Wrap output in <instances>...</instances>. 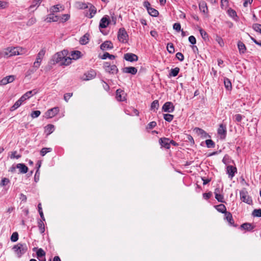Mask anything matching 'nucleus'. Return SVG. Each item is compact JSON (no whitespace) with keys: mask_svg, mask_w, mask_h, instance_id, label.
I'll return each mask as SVG.
<instances>
[{"mask_svg":"<svg viewBox=\"0 0 261 261\" xmlns=\"http://www.w3.org/2000/svg\"><path fill=\"white\" fill-rule=\"evenodd\" d=\"M215 198L219 201V202H224V196L223 195H221V193L220 194H217L216 195H215Z\"/></svg>","mask_w":261,"mask_h":261,"instance_id":"55","label":"nucleus"},{"mask_svg":"<svg viewBox=\"0 0 261 261\" xmlns=\"http://www.w3.org/2000/svg\"><path fill=\"white\" fill-rule=\"evenodd\" d=\"M238 47L240 54H244L246 50L245 45L241 41L238 42Z\"/></svg>","mask_w":261,"mask_h":261,"instance_id":"27","label":"nucleus"},{"mask_svg":"<svg viewBox=\"0 0 261 261\" xmlns=\"http://www.w3.org/2000/svg\"><path fill=\"white\" fill-rule=\"evenodd\" d=\"M21 105V103L20 102H19L18 100H17L15 103L10 108V111H13L15 110H16L17 108H18Z\"/></svg>","mask_w":261,"mask_h":261,"instance_id":"52","label":"nucleus"},{"mask_svg":"<svg viewBox=\"0 0 261 261\" xmlns=\"http://www.w3.org/2000/svg\"><path fill=\"white\" fill-rule=\"evenodd\" d=\"M176 57L180 61H182L184 60V56L183 54L179 52L177 53L176 54Z\"/></svg>","mask_w":261,"mask_h":261,"instance_id":"62","label":"nucleus"},{"mask_svg":"<svg viewBox=\"0 0 261 261\" xmlns=\"http://www.w3.org/2000/svg\"><path fill=\"white\" fill-rule=\"evenodd\" d=\"M252 215L253 217H261V209H255L252 212Z\"/></svg>","mask_w":261,"mask_h":261,"instance_id":"48","label":"nucleus"},{"mask_svg":"<svg viewBox=\"0 0 261 261\" xmlns=\"http://www.w3.org/2000/svg\"><path fill=\"white\" fill-rule=\"evenodd\" d=\"M224 84L226 89L228 90L231 89L232 86L230 81L227 78H224Z\"/></svg>","mask_w":261,"mask_h":261,"instance_id":"33","label":"nucleus"},{"mask_svg":"<svg viewBox=\"0 0 261 261\" xmlns=\"http://www.w3.org/2000/svg\"><path fill=\"white\" fill-rule=\"evenodd\" d=\"M162 110L164 112L171 113L174 110V106L171 102H166L163 105Z\"/></svg>","mask_w":261,"mask_h":261,"instance_id":"9","label":"nucleus"},{"mask_svg":"<svg viewBox=\"0 0 261 261\" xmlns=\"http://www.w3.org/2000/svg\"><path fill=\"white\" fill-rule=\"evenodd\" d=\"M60 19V17L58 15H55L54 13L48 14L45 19L48 22H57Z\"/></svg>","mask_w":261,"mask_h":261,"instance_id":"16","label":"nucleus"},{"mask_svg":"<svg viewBox=\"0 0 261 261\" xmlns=\"http://www.w3.org/2000/svg\"><path fill=\"white\" fill-rule=\"evenodd\" d=\"M81 52L79 50H75L71 52V56L72 59L76 60L81 57Z\"/></svg>","mask_w":261,"mask_h":261,"instance_id":"36","label":"nucleus"},{"mask_svg":"<svg viewBox=\"0 0 261 261\" xmlns=\"http://www.w3.org/2000/svg\"><path fill=\"white\" fill-rule=\"evenodd\" d=\"M173 115L171 114H165L164 115V119L168 122H171L173 120Z\"/></svg>","mask_w":261,"mask_h":261,"instance_id":"51","label":"nucleus"},{"mask_svg":"<svg viewBox=\"0 0 261 261\" xmlns=\"http://www.w3.org/2000/svg\"><path fill=\"white\" fill-rule=\"evenodd\" d=\"M41 0H34L32 5L30 6L29 10H32L33 8L37 7L40 4Z\"/></svg>","mask_w":261,"mask_h":261,"instance_id":"38","label":"nucleus"},{"mask_svg":"<svg viewBox=\"0 0 261 261\" xmlns=\"http://www.w3.org/2000/svg\"><path fill=\"white\" fill-rule=\"evenodd\" d=\"M170 139L167 138H161L159 139V143L162 147L166 149H169L170 148Z\"/></svg>","mask_w":261,"mask_h":261,"instance_id":"12","label":"nucleus"},{"mask_svg":"<svg viewBox=\"0 0 261 261\" xmlns=\"http://www.w3.org/2000/svg\"><path fill=\"white\" fill-rule=\"evenodd\" d=\"M116 98L117 100L123 101L126 100V93L124 91L120 89H117L116 92Z\"/></svg>","mask_w":261,"mask_h":261,"instance_id":"7","label":"nucleus"},{"mask_svg":"<svg viewBox=\"0 0 261 261\" xmlns=\"http://www.w3.org/2000/svg\"><path fill=\"white\" fill-rule=\"evenodd\" d=\"M255 227V226L249 223H244L241 225V228L247 231H251Z\"/></svg>","mask_w":261,"mask_h":261,"instance_id":"22","label":"nucleus"},{"mask_svg":"<svg viewBox=\"0 0 261 261\" xmlns=\"http://www.w3.org/2000/svg\"><path fill=\"white\" fill-rule=\"evenodd\" d=\"M253 29L256 32H258L261 33V24H254L253 25Z\"/></svg>","mask_w":261,"mask_h":261,"instance_id":"57","label":"nucleus"},{"mask_svg":"<svg viewBox=\"0 0 261 261\" xmlns=\"http://www.w3.org/2000/svg\"><path fill=\"white\" fill-rule=\"evenodd\" d=\"M226 127L225 125L223 124H220L218 129V134L220 136V138L221 139H224L225 138L226 136Z\"/></svg>","mask_w":261,"mask_h":261,"instance_id":"8","label":"nucleus"},{"mask_svg":"<svg viewBox=\"0 0 261 261\" xmlns=\"http://www.w3.org/2000/svg\"><path fill=\"white\" fill-rule=\"evenodd\" d=\"M156 125V123L155 121L150 122L147 126V128L152 129Z\"/></svg>","mask_w":261,"mask_h":261,"instance_id":"63","label":"nucleus"},{"mask_svg":"<svg viewBox=\"0 0 261 261\" xmlns=\"http://www.w3.org/2000/svg\"><path fill=\"white\" fill-rule=\"evenodd\" d=\"M40 114H41V112L40 111H38V110L34 111L32 112V113H31V117L33 118H37L40 115Z\"/></svg>","mask_w":261,"mask_h":261,"instance_id":"58","label":"nucleus"},{"mask_svg":"<svg viewBox=\"0 0 261 261\" xmlns=\"http://www.w3.org/2000/svg\"><path fill=\"white\" fill-rule=\"evenodd\" d=\"M173 28L174 30L176 31L177 32H179L181 30V25L179 23H175L173 24Z\"/></svg>","mask_w":261,"mask_h":261,"instance_id":"59","label":"nucleus"},{"mask_svg":"<svg viewBox=\"0 0 261 261\" xmlns=\"http://www.w3.org/2000/svg\"><path fill=\"white\" fill-rule=\"evenodd\" d=\"M38 93V90L36 89H33V90L27 92L25 95H27V98L29 99L33 95L36 94Z\"/></svg>","mask_w":261,"mask_h":261,"instance_id":"45","label":"nucleus"},{"mask_svg":"<svg viewBox=\"0 0 261 261\" xmlns=\"http://www.w3.org/2000/svg\"><path fill=\"white\" fill-rule=\"evenodd\" d=\"M122 70L123 73H130L132 75L136 74L138 71L136 67L132 66L124 67Z\"/></svg>","mask_w":261,"mask_h":261,"instance_id":"15","label":"nucleus"},{"mask_svg":"<svg viewBox=\"0 0 261 261\" xmlns=\"http://www.w3.org/2000/svg\"><path fill=\"white\" fill-rule=\"evenodd\" d=\"M199 32H200V34L202 39L205 41L209 40L208 35L207 33L204 30H203L202 29H200Z\"/></svg>","mask_w":261,"mask_h":261,"instance_id":"30","label":"nucleus"},{"mask_svg":"<svg viewBox=\"0 0 261 261\" xmlns=\"http://www.w3.org/2000/svg\"><path fill=\"white\" fill-rule=\"evenodd\" d=\"M189 41L193 45L196 44V40L194 36H190L189 37Z\"/></svg>","mask_w":261,"mask_h":261,"instance_id":"64","label":"nucleus"},{"mask_svg":"<svg viewBox=\"0 0 261 261\" xmlns=\"http://www.w3.org/2000/svg\"><path fill=\"white\" fill-rule=\"evenodd\" d=\"M45 49H44V48L42 49L37 54L36 60L41 62V61L45 55Z\"/></svg>","mask_w":261,"mask_h":261,"instance_id":"26","label":"nucleus"},{"mask_svg":"<svg viewBox=\"0 0 261 261\" xmlns=\"http://www.w3.org/2000/svg\"><path fill=\"white\" fill-rule=\"evenodd\" d=\"M14 80V76L13 75L7 76L3 78L0 81L1 85H5L8 83H12Z\"/></svg>","mask_w":261,"mask_h":261,"instance_id":"17","label":"nucleus"},{"mask_svg":"<svg viewBox=\"0 0 261 261\" xmlns=\"http://www.w3.org/2000/svg\"><path fill=\"white\" fill-rule=\"evenodd\" d=\"M216 208L217 210L220 213L225 214V212H227L226 208L225 206L223 204H220L216 206Z\"/></svg>","mask_w":261,"mask_h":261,"instance_id":"32","label":"nucleus"},{"mask_svg":"<svg viewBox=\"0 0 261 261\" xmlns=\"http://www.w3.org/2000/svg\"><path fill=\"white\" fill-rule=\"evenodd\" d=\"M241 199L244 202L250 204L252 202L251 197L248 195V192L245 190H242L240 192Z\"/></svg>","mask_w":261,"mask_h":261,"instance_id":"6","label":"nucleus"},{"mask_svg":"<svg viewBox=\"0 0 261 261\" xmlns=\"http://www.w3.org/2000/svg\"><path fill=\"white\" fill-rule=\"evenodd\" d=\"M18 239V233L17 232H14L12 233L11 237V241L13 242H16Z\"/></svg>","mask_w":261,"mask_h":261,"instance_id":"54","label":"nucleus"},{"mask_svg":"<svg viewBox=\"0 0 261 261\" xmlns=\"http://www.w3.org/2000/svg\"><path fill=\"white\" fill-rule=\"evenodd\" d=\"M67 51L65 50L56 53L54 55L53 57V61L54 62V64L59 63L60 65H61V63L63 61L64 58L65 56H67Z\"/></svg>","mask_w":261,"mask_h":261,"instance_id":"3","label":"nucleus"},{"mask_svg":"<svg viewBox=\"0 0 261 261\" xmlns=\"http://www.w3.org/2000/svg\"><path fill=\"white\" fill-rule=\"evenodd\" d=\"M51 150H52L51 148L44 147V148H42L41 150H40V154L43 156L47 152H49L51 151Z\"/></svg>","mask_w":261,"mask_h":261,"instance_id":"44","label":"nucleus"},{"mask_svg":"<svg viewBox=\"0 0 261 261\" xmlns=\"http://www.w3.org/2000/svg\"><path fill=\"white\" fill-rule=\"evenodd\" d=\"M124 58L126 61L130 62L137 61L138 60V56L133 53H126L124 54Z\"/></svg>","mask_w":261,"mask_h":261,"instance_id":"11","label":"nucleus"},{"mask_svg":"<svg viewBox=\"0 0 261 261\" xmlns=\"http://www.w3.org/2000/svg\"><path fill=\"white\" fill-rule=\"evenodd\" d=\"M25 49L20 47H9L5 49L4 57H10L13 56L23 55L25 53Z\"/></svg>","mask_w":261,"mask_h":261,"instance_id":"1","label":"nucleus"},{"mask_svg":"<svg viewBox=\"0 0 261 261\" xmlns=\"http://www.w3.org/2000/svg\"><path fill=\"white\" fill-rule=\"evenodd\" d=\"M110 20L108 16L106 15L103 17L99 23V27L100 28H106L110 23Z\"/></svg>","mask_w":261,"mask_h":261,"instance_id":"13","label":"nucleus"},{"mask_svg":"<svg viewBox=\"0 0 261 261\" xmlns=\"http://www.w3.org/2000/svg\"><path fill=\"white\" fill-rule=\"evenodd\" d=\"M226 171L229 177L232 178L234 176L235 173L237 172V169L236 167L229 165L226 168Z\"/></svg>","mask_w":261,"mask_h":261,"instance_id":"14","label":"nucleus"},{"mask_svg":"<svg viewBox=\"0 0 261 261\" xmlns=\"http://www.w3.org/2000/svg\"><path fill=\"white\" fill-rule=\"evenodd\" d=\"M84 75L85 76L84 80H90L95 77L96 76V73L94 70H91L88 73H85Z\"/></svg>","mask_w":261,"mask_h":261,"instance_id":"24","label":"nucleus"},{"mask_svg":"<svg viewBox=\"0 0 261 261\" xmlns=\"http://www.w3.org/2000/svg\"><path fill=\"white\" fill-rule=\"evenodd\" d=\"M205 144L207 148H214L215 146L214 142L211 139L206 140Z\"/></svg>","mask_w":261,"mask_h":261,"instance_id":"46","label":"nucleus"},{"mask_svg":"<svg viewBox=\"0 0 261 261\" xmlns=\"http://www.w3.org/2000/svg\"><path fill=\"white\" fill-rule=\"evenodd\" d=\"M36 21V18L34 17L31 18L27 22V25L28 26H31L34 24Z\"/></svg>","mask_w":261,"mask_h":261,"instance_id":"61","label":"nucleus"},{"mask_svg":"<svg viewBox=\"0 0 261 261\" xmlns=\"http://www.w3.org/2000/svg\"><path fill=\"white\" fill-rule=\"evenodd\" d=\"M13 250L16 253L18 257H21L28 250V247L25 243H18L13 247Z\"/></svg>","mask_w":261,"mask_h":261,"instance_id":"2","label":"nucleus"},{"mask_svg":"<svg viewBox=\"0 0 261 261\" xmlns=\"http://www.w3.org/2000/svg\"><path fill=\"white\" fill-rule=\"evenodd\" d=\"M151 109L155 111L158 110L159 107V103L158 100H154L151 104Z\"/></svg>","mask_w":261,"mask_h":261,"instance_id":"39","label":"nucleus"},{"mask_svg":"<svg viewBox=\"0 0 261 261\" xmlns=\"http://www.w3.org/2000/svg\"><path fill=\"white\" fill-rule=\"evenodd\" d=\"M194 131L196 132L197 134L201 136V137H202L206 138L207 136H208L207 133L201 128L196 127L194 129Z\"/></svg>","mask_w":261,"mask_h":261,"instance_id":"25","label":"nucleus"},{"mask_svg":"<svg viewBox=\"0 0 261 261\" xmlns=\"http://www.w3.org/2000/svg\"><path fill=\"white\" fill-rule=\"evenodd\" d=\"M227 13L230 17L233 18L234 19L236 17H237V15L236 12L231 8H229L227 10Z\"/></svg>","mask_w":261,"mask_h":261,"instance_id":"42","label":"nucleus"},{"mask_svg":"<svg viewBox=\"0 0 261 261\" xmlns=\"http://www.w3.org/2000/svg\"><path fill=\"white\" fill-rule=\"evenodd\" d=\"M59 112L58 107H55L52 109L48 110L45 113V116L47 118H52L57 115Z\"/></svg>","mask_w":261,"mask_h":261,"instance_id":"10","label":"nucleus"},{"mask_svg":"<svg viewBox=\"0 0 261 261\" xmlns=\"http://www.w3.org/2000/svg\"><path fill=\"white\" fill-rule=\"evenodd\" d=\"M55 128L54 125L53 124H48L45 127V132L47 133V135H50L54 131Z\"/></svg>","mask_w":261,"mask_h":261,"instance_id":"28","label":"nucleus"},{"mask_svg":"<svg viewBox=\"0 0 261 261\" xmlns=\"http://www.w3.org/2000/svg\"><path fill=\"white\" fill-rule=\"evenodd\" d=\"M113 45L112 43L110 41H105L100 45L101 49L105 50L107 49H112Z\"/></svg>","mask_w":261,"mask_h":261,"instance_id":"18","label":"nucleus"},{"mask_svg":"<svg viewBox=\"0 0 261 261\" xmlns=\"http://www.w3.org/2000/svg\"><path fill=\"white\" fill-rule=\"evenodd\" d=\"M128 38V35L124 28H120L118 32V39L122 42H126Z\"/></svg>","mask_w":261,"mask_h":261,"instance_id":"5","label":"nucleus"},{"mask_svg":"<svg viewBox=\"0 0 261 261\" xmlns=\"http://www.w3.org/2000/svg\"><path fill=\"white\" fill-rule=\"evenodd\" d=\"M60 8H62V6L60 5H57L52 7L50 11L51 13H56L59 12Z\"/></svg>","mask_w":261,"mask_h":261,"instance_id":"47","label":"nucleus"},{"mask_svg":"<svg viewBox=\"0 0 261 261\" xmlns=\"http://www.w3.org/2000/svg\"><path fill=\"white\" fill-rule=\"evenodd\" d=\"M105 70L106 72L112 74L117 73L118 69L115 65H111L109 63L106 62L103 65Z\"/></svg>","mask_w":261,"mask_h":261,"instance_id":"4","label":"nucleus"},{"mask_svg":"<svg viewBox=\"0 0 261 261\" xmlns=\"http://www.w3.org/2000/svg\"><path fill=\"white\" fill-rule=\"evenodd\" d=\"M216 41L219 43V44L222 46L224 45V42H223V39L221 38V37H220V36H216Z\"/></svg>","mask_w":261,"mask_h":261,"instance_id":"60","label":"nucleus"},{"mask_svg":"<svg viewBox=\"0 0 261 261\" xmlns=\"http://www.w3.org/2000/svg\"><path fill=\"white\" fill-rule=\"evenodd\" d=\"M37 257L39 259V260L41 261H45V252L42 249L39 248L38 249L37 252Z\"/></svg>","mask_w":261,"mask_h":261,"instance_id":"19","label":"nucleus"},{"mask_svg":"<svg viewBox=\"0 0 261 261\" xmlns=\"http://www.w3.org/2000/svg\"><path fill=\"white\" fill-rule=\"evenodd\" d=\"M38 227L41 233H44L45 231V226L43 221L41 220H39L38 222Z\"/></svg>","mask_w":261,"mask_h":261,"instance_id":"37","label":"nucleus"},{"mask_svg":"<svg viewBox=\"0 0 261 261\" xmlns=\"http://www.w3.org/2000/svg\"><path fill=\"white\" fill-rule=\"evenodd\" d=\"M88 35L86 34L84 35L80 40V42L81 44H86L89 41Z\"/></svg>","mask_w":261,"mask_h":261,"instance_id":"40","label":"nucleus"},{"mask_svg":"<svg viewBox=\"0 0 261 261\" xmlns=\"http://www.w3.org/2000/svg\"><path fill=\"white\" fill-rule=\"evenodd\" d=\"M16 167L19 169L20 173H26L28 172V168L24 164L19 163L17 164Z\"/></svg>","mask_w":261,"mask_h":261,"instance_id":"23","label":"nucleus"},{"mask_svg":"<svg viewBox=\"0 0 261 261\" xmlns=\"http://www.w3.org/2000/svg\"><path fill=\"white\" fill-rule=\"evenodd\" d=\"M9 6L8 2L4 1H0V9H4Z\"/></svg>","mask_w":261,"mask_h":261,"instance_id":"53","label":"nucleus"},{"mask_svg":"<svg viewBox=\"0 0 261 261\" xmlns=\"http://www.w3.org/2000/svg\"><path fill=\"white\" fill-rule=\"evenodd\" d=\"M72 59L69 57H67L66 56L63 59V61L61 63V66H67L70 64L71 62Z\"/></svg>","mask_w":261,"mask_h":261,"instance_id":"34","label":"nucleus"},{"mask_svg":"<svg viewBox=\"0 0 261 261\" xmlns=\"http://www.w3.org/2000/svg\"><path fill=\"white\" fill-rule=\"evenodd\" d=\"M108 58H109L110 60H114L115 58V56L113 55H110L107 52H106L101 57V59L103 60H105Z\"/></svg>","mask_w":261,"mask_h":261,"instance_id":"43","label":"nucleus"},{"mask_svg":"<svg viewBox=\"0 0 261 261\" xmlns=\"http://www.w3.org/2000/svg\"><path fill=\"white\" fill-rule=\"evenodd\" d=\"M89 13H87L86 14V16L90 18H92L96 13V8L90 4L89 7Z\"/></svg>","mask_w":261,"mask_h":261,"instance_id":"21","label":"nucleus"},{"mask_svg":"<svg viewBox=\"0 0 261 261\" xmlns=\"http://www.w3.org/2000/svg\"><path fill=\"white\" fill-rule=\"evenodd\" d=\"M109 20L110 21H111L114 25L116 24L117 21V17L114 12H110V17L109 18Z\"/></svg>","mask_w":261,"mask_h":261,"instance_id":"49","label":"nucleus"},{"mask_svg":"<svg viewBox=\"0 0 261 261\" xmlns=\"http://www.w3.org/2000/svg\"><path fill=\"white\" fill-rule=\"evenodd\" d=\"M70 18V15L68 14H63L61 16V17H60L59 20L61 22H65L66 21H67Z\"/></svg>","mask_w":261,"mask_h":261,"instance_id":"50","label":"nucleus"},{"mask_svg":"<svg viewBox=\"0 0 261 261\" xmlns=\"http://www.w3.org/2000/svg\"><path fill=\"white\" fill-rule=\"evenodd\" d=\"M200 10L204 13H206L207 12V7L206 3L204 2H202L199 3V5Z\"/></svg>","mask_w":261,"mask_h":261,"instance_id":"29","label":"nucleus"},{"mask_svg":"<svg viewBox=\"0 0 261 261\" xmlns=\"http://www.w3.org/2000/svg\"><path fill=\"white\" fill-rule=\"evenodd\" d=\"M224 217L225 219H226L228 221L230 225L233 226H236V225L234 224V221L232 218V214L230 212H225V213L224 214Z\"/></svg>","mask_w":261,"mask_h":261,"instance_id":"20","label":"nucleus"},{"mask_svg":"<svg viewBox=\"0 0 261 261\" xmlns=\"http://www.w3.org/2000/svg\"><path fill=\"white\" fill-rule=\"evenodd\" d=\"M148 12L152 16L156 17L159 15V12L152 8H148Z\"/></svg>","mask_w":261,"mask_h":261,"instance_id":"31","label":"nucleus"},{"mask_svg":"<svg viewBox=\"0 0 261 261\" xmlns=\"http://www.w3.org/2000/svg\"><path fill=\"white\" fill-rule=\"evenodd\" d=\"M10 182V180L7 178H3L0 182V186L4 187Z\"/></svg>","mask_w":261,"mask_h":261,"instance_id":"56","label":"nucleus"},{"mask_svg":"<svg viewBox=\"0 0 261 261\" xmlns=\"http://www.w3.org/2000/svg\"><path fill=\"white\" fill-rule=\"evenodd\" d=\"M167 49L169 53L173 54L174 53V47L172 43H168L167 45Z\"/></svg>","mask_w":261,"mask_h":261,"instance_id":"41","label":"nucleus"},{"mask_svg":"<svg viewBox=\"0 0 261 261\" xmlns=\"http://www.w3.org/2000/svg\"><path fill=\"white\" fill-rule=\"evenodd\" d=\"M180 69L178 67H175L171 69L169 73V76H176L177 75L179 72Z\"/></svg>","mask_w":261,"mask_h":261,"instance_id":"35","label":"nucleus"}]
</instances>
